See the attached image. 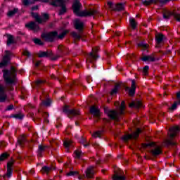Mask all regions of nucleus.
I'll return each mask as SVG.
<instances>
[{
  "label": "nucleus",
  "mask_w": 180,
  "mask_h": 180,
  "mask_svg": "<svg viewBox=\"0 0 180 180\" xmlns=\"http://www.w3.org/2000/svg\"><path fill=\"white\" fill-rule=\"evenodd\" d=\"M34 4V1H31L30 0H22V4L25 6H28V5H33Z\"/></svg>",
  "instance_id": "obj_34"
},
{
  "label": "nucleus",
  "mask_w": 180,
  "mask_h": 180,
  "mask_svg": "<svg viewBox=\"0 0 180 180\" xmlns=\"http://www.w3.org/2000/svg\"><path fill=\"white\" fill-rule=\"evenodd\" d=\"M12 117H14L15 119L22 120L24 117V115L22 113H18V114L12 115Z\"/></svg>",
  "instance_id": "obj_37"
},
{
  "label": "nucleus",
  "mask_w": 180,
  "mask_h": 180,
  "mask_svg": "<svg viewBox=\"0 0 180 180\" xmlns=\"http://www.w3.org/2000/svg\"><path fill=\"white\" fill-rule=\"evenodd\" d=\"M178 105H179V103L178 101L174 102V103L172 105L170 109L172 110H174V109L176 108V106H178Z\"/></svg>",
  "instance_id": "obj_51"
},
{
  "label": "nucleus",
  "mask_w": 180,
  "mask_h": 180,
  "mask_svg": "<svg viewBox=\"0 0 180 180\" xmlns=\"http://www.w3.org/2000/svg\"><path fill=\"white\" fill-rule=\"evenodd\" d=\"M175 20H178L179 22H180V14H176L174 15Z\"/></svg>",
  "instance_id": "obj_56"
},
{
  "label": "nucleus",
  "mask_w": 180,
  "mask_h": 180,
  "mask_svg": "<svg viewBox=\"0 0 180 180\" xmlns=\"http://www.w3.org/2000/svg\"><path fill=\"white\" fill-rule=\"evenodd\" d=\"M49 114L48 112H44L43 113V117L44 118V122H46V123H49V120H47V117H49Z\"/></svg>",
  "instance_id": "obj_47"
},
{
  "label": "nucleus",
  "mask_w": 180,
  "mask_h": 180,
  "mask_svg": "<svg viewBox=\"0 0 180 180\" xmlns=\"http://www.w3.org/2000/svg\"><path fill=\"white\" fill-rule=\"evenodd\" d=\"M82 8V4L79 2V0H75L72 9L74 13L77 15V16H80L82 18H86L88 16H96L99 15V12L96 10L90 9V10H84L82 11H79V9Z\"/></svg>",
  "instance_id": "obj_2"
},
{
  "label": "nucleus",
  "mask_w": 180,
  "mask_h": 180,
  "mask_svg": "<svg viewBox=\"0 0 180 180\" xmlns=\"http://www.w3.org/2000/svg\"><path fill=\"white\" fill-rule=\"evenodd\" d=\"M143 4L145 5V6H149V5H151V0H145L143 1Z\"/></svg>",
  "instance_id": "obj_52"
},
{
  "label": "nucleus",
  "mask_w": 180,
  "mask_h": 180,
  "mask_svg": "<svg viewBox=\"0 0 180 180\" xmlns=\"http://www.w3.org/2000/svg\"><path fill=\"white\" fill-rule=\"evenodd\" d=\"M42 103L45 105V106H50V103H51V101H50V99H47L46 101H44L42 102Z\"/></svg>",
  "instance_id": "obj_49"
},
{
  "label": "nucleus",
  "mask_w": 180,
  "mask_h": 180,
  "mask_svg": "<svg viewBox=\"0 0 180 180\" xmlns=\"http://www.w3.org/2000/svg\"><path fill=\"white\" fill-rule=\"evenodd\" d=\"M50 18V16L49 15V14L47 13H43L42 14V23L43 22H47V20H49V19Z\"/></svg>",
  "instance_id": "obj_36"
},
{
  "label": "nucleus",
  "mask_w": 180,
  "mask_h": 180,
  "mask_svg": "<svg viewBox=\"0 0 180 180\" xmlns=\"http://www.w3.org/2000/svg\"><path fill=\"white\" fill-rule=\"evenodd\" d=\"M32 11H37V9H39V6H34L33 7H32Z\"/></svg>",
  "instance_id": "obj_60"
},
{
  "label": "nucleus",
  "mask_w": 180,
  "mask_h": 180,
  "mask_svg": "<svg viewBox=\"0 0 180 180\" xmlns=\"http://www.w3.org/2000/svg\"><path fill=\"white\" fill-rule=\"evenodd\" d=\"M148 45L144 44H139V47H141V49H147Z\"/></svg>",
  "instance_id": "obj_55"
},
{
  "label": "nucleus",
  "mask_w": 180,
  "mask_h": 180,
  "mask_svg": "<svg viewBox=\"0 0 180 180\" xmlns=\"http://www.w3.org/2000/svg\"><path fill=\"white\" fill-rule=\"evenodd\" d=\"M15 41L13 40V36L8 34V39H7V46H11V44H13Z\"/></svg>",
  "instance_id": "obj_31"
},
{
  "label": "nucleus",
  "mask_w": 180,
  "mask_h": 180,
  "mask_svg": "<svg viewBox=\"0 0 180 180\" xmlns=\"http://www.w3.org/2000/svg\"><path fill=\"white\" fill-rule=\"evenodd\" d=\"M90 112L91 115H94L96 117H99L100 114H99V109L96 108L95 105L91 106L90 108Z\"/></svg>",
  "instance_id": "obj_18"
},
{
  "label": "nucleus",
  "mask_w": 180,
  "mask_h": 180,
  "mask_svg": "<svg viewBox=\"0 0 180 180\" xmlns=\"http://www.w3.org/2000/svg\"><path fill=\"white\" fill-rule=\"evenodd\" d=\"M58 50L60 53H64V51H65V50H67V49L63 45H59L58 46Z\"/></svg>",
  "instance_id": "obj_42"
},
{
  "label": "nucleus",
  "mask_w": 180,
  "mask_h": 180,
  "mask_svg": "<svg viewBox=\"0 0 180 180\" xmlns=\"http://www.w3.org/2000/svg\"><path fill=\"white\" fill-rule=\"evenodd\" d=\"M84 147H88V146H89V143H84Z\"/></svg>",
  "instance_id": "obj_63"
},
{
  "label": "nucleus",
  "mask_w": 180,
  "mask_h": 180,
  "mask_svg": "<svg viewBox=\"0 0 180 180\" xmlns=\"http://www.w3.org/2000/svg\"><path fill=\"white\" fill-rule=\"evenodd\" d=\"M154 146H155V143L154 142L142 144V146L143 147V148H147V147H153Z\"/></svg>",
  "instance_id": "obj_39"
},
{
  "label": "nucleus",
  "mask_w": 180,
  "mask_h": 180,
  "mask_svg": "<svg viewBox=\"0 0 180 180\" xmlns=\"http://www.w3.org/2000/svg\"><path fill=\"white\" fill-rule=\"evenodd\" d=\"M72 36L76 40H81V34H79L77 32H72Z\"/></svg>",
  "instance_id": "obj_35"
},
{
  "label": "nucleus",
  "mask_w": 180,
  "mask_h": 180,
  "mask_svg": "<svg viewBox=\"0 0 180 180\" xmlns=\"http://www.w3.org/2000/svg\"><path fill=\"white\" fill-rule=\"evenodd\" d=\"M126 109V105L124 101H122L121 105L120 106V111L117 112L116 110H110L108 111V116L110 117L112 120H115L116 122H119V118L120 115H124V110Z\"/></svg>",
  "instance_id": "obj_4"
},
{
  "label": "nucleus",
  "mask_w": 180,
  "mask_h": 180,
  "mask_svg": "<svg viewBox=\"0 0 180 180\" xmlns=\"http://www.w3.org/2000/svg\"><path fill=\"white\" fill-rule=\"evenodd\" d=\"M33 41L34 43H35V44H39V46H43V41H41L40 39H34Z\"/></svg>",
  "instance_id": "obj_40"
},
{
  "label": "nucleus",
  "mask_w": 180,
  "mask_h": 180,
  "mask_svg": "<svg viewBox=\"0 0 180 180\" xmlns=\"http://www.w3.org/2000/svg\"><path fill=\"white\" fill-rule=\"evenodd\" d=\"M94 147H99V144L98 143L94 144Z\"/></svg>",
  "instance_id": "obj_64"
},
{
  "label": "nucleus",
  "mask_w": 180,
  "mask_h": 180,
  "mask_svg": "<svg viewBox=\"0 0 180 180\" xmlns=\"http://www.w3.org/2000/svg\"><path fill=\"white\" fill-rule=\"evenodd\" d=\"M101 135H102V131H98L96 133H94L92 136L93 137L96 138V137H101Z\"/></svg>",
  "instance_id": "obj_46"
},
{
  "label": "nucleus",
  "mask_w": 180,
  "mask_h": 180,
  "mask_svg": "<svg viewBox=\"0 0 180 180\" xmlns=\"http://www.w3.org/2000/svg\"><path fill=\"white\" fill-rule=\"evenodd\" d=\"M134 57V55H129L128 58H133Z\"/></svg>",
  "instance_id": "obj_62"
},
{
  "label": "nucleus",
  "mask_w": 180,
  "mask_h": 180,
  "mask_svg": "<svg viewBox=\"0 0 180 180\" xmlns=\"http://www.w3.org/2000/svg\"><path fill=\"white\" fill-rule=\"evenodd\" d=\"M82 154V152L81 150H75V158H77V160H79V158H81V155Z\"/></svg>",
  "instance_id": "obj_38"
},
{
  "label": "nucleus",
  "mask_w": 180,
  "mask_h": 180,
  "mask_svg": "<svg viewBox=\"0 0 180 180\" xmlns=\"http://www.w3.org/2000/svg\"><path fill=\"white\" fill-rule=\"evenodd\" d=\"M68 32L64 31L60 34L58 35V33L56 31L51 32L49 33H44L41 34V38L45 40V41H54V39L58 37V39H64L65 34Z\"/></svg>",
  "instance_id": "obj_3"
},
{
  "label": "nucleus",
  "mask_w": 180,
  "mask_h": 180,
  "mask_svg": "<svg viewBox=\"0 0 180 180\" xmlns=\"http://www.w3.org/2000/svg\"><path fill=\"white\" fill-rule=\"evenodd\" d=\"M13 164H15V160H11L8 162L7 173L4 176V178H5V176H7V178H11V176H12V173L13 172V170L12 169V166L13 165Z\"/></svg>",
  "instance_id": "obj_11"
},
{
  "label": "nucleus",
  "mask_w": 180,
  "mask_h": 180,
  "mask_svg": "<svg viewBox=\"0 0 180 180\" xmlns=\"http://www.w3.org/2000/svg\"><path fill=\"white\" fill-rule=\"evenodd\" d=\"M136 81L132 80L131 88L129 86H125V91L127 92L128 91L129 96H134V94H136Z\"/></svg>",
  "instance_id": "obj_10"
},
{
  "label": "nucleus",
  "mask_w": 180,
  "mask_h": 180,
  "mask_svg": "<svg viewBox=\"0 0 180 180\" xmlns=\"http://www.w3.org/2000/svg\"><path fill=\"white\" fill-rule=\"evenodd\" d=\"M18 8H14L13 10L8 11V16H9L10 18H12V16H15V15L18 13Z\"/></svg>",
  "instance_id": "obj_32"
},
{
  "label": "nucleus",
  "mask_w": 180,
  "mask_h": 180,
  "mask_svg": "<svg viewBox=\"0 0 180 180\" xmlns=\"http://www.w3.org/2000/svg\"><path fill=\"white\" fill-rule=\"evenodd\" d=\"M113 180H124L126 179V177L124 176H122V172H120L119 173H116L112 176Z\"/></svg>",
  "instance_id": "obj_23"
},
{
  "label": "nucleus",
  "mask_w": 180,
  "mask_h": 180,
  "mask_svg": "<svg viewBox=\"0 0 180 180\" xmlns=\"http://www.w3.org/2000/svg\"><path fill=\"white\" fill-rule=\"evenodd\" d=\"M70 106L68 105H65L64 108H63V112L65 113H68V117H71V116H79V115H81V112H79V110H75V109H72V110H70Z\"/></svg>",
  "instance_id": "obj_8"
},
{
  "label": "nucleus",
  "mask_w": 180,
  "mask_h": 180,
  "mask_svg": "<svg viewBox=\"0 0 180 180\" xmlns=\"http://www.w3.org/2000/svg\"><path fill=\"white\" fill-rule=\"evenodd\" d=\"M3 77L4 78V81L6 84V87L0 84V102H5L6 99H8V96L6 93H5L6 89L8 91H13V86L12 84H15V81L16 80V69L15 67H11V71L9 70H4L3 71Z\"/></svg>",
  "instance_id": "obj_1"
},
{
  "label": "nucleus",
  "mask_w": 180,
  "mask_h": 180,
  "mask_svg": "<svg viewBox=\"0 0 180 180\" xmlns=\"http://www.w3.org/2000/svg\"><path fill=\"white\" fill-rule=\"evenodd\" d=\"M75 175H78V172L77 171H71L69 173L67 174V176H74Z\"/></svg>",
  "instance_id": "obj_44"
},
{
  "label": "nucleus",
  "mask_w": 180,
  "mask_h": 180,
  "mask_svg": "<svg viewBox=\"0 0 180 180\" xmlns=\"http://www.w3.org/2000/svg\"><path fill=\"white\" fill-rule=\"evenodd\" d=\"M166 143L168 146H175V142L172 141V139H168L166 141Z\"/></svg>",
  "instance_id": "obj_48"
},
{
  "label": "nucleus",
  "mask_w": 180,
  "mask_h": 180,
  "mask_svg": "<svg viewBox=\"0 0 180 180\" xmlns=\"http://www.w3.org/2000/svg\"><path fill=\"white\" fill-rule=\"evenodd\" d=\"M25 27H27V29H30V30H34V32H37V30L40 29L39 25H37V24H36V22H31L28 24H26Z\"/></svg>",
  "instance_id": "obj_14"
},
{
  "label": "nucleus",
  "mask_w": 180,
  "mask_h": 180,
  "mask_svg": "<svg viewBox=\"0 0 180 180\" xmlns=\"http://www.w3.org/2000/svg\"><path fill=\"white\" fill-rule=\"evenodd\" d=\"M6 55L4 56L2 61L0 63V68H4L8 65V63L11 60V57L12 56V52L9 51H5Z\"/></svg>",
  "instance_id": "obj_7"
},
{
  "label": "nucleus",
  "mask_w": 180,
  "mask_h": 180,
  "mask_svg": "<svg viewBox=\"0 0 180 180\" xmlns=\"http://www.w3.org/2000/svg\"><path fill=\"white\" fill-rule=\"evenodd\" d=\"M20 146H23L26 143V136L25 135H21L18 141Z\"/></svg>",
  "instance_id": "obj_26"
},
{
  "label": "nucleus",
  "mask_w": 180,
  "mask_h": 180,
  "mask_svg": "<svg viewBox=\"0 0 180 180\" xmlns=\"http://www.w3.org/2000/svg\"><path fill=\"white\" fill-rule=\"evenodd\" d=\"M129 25L134 30H136V27H137V22H136V20L134 18H131L129 20Z\"/></svg>",
  "instance_id": "obj_27"
},
{
  "label": "nucleus",
  "mask_w": 180,
  "mask_h": 180,
  "mask_svg": "<svg viewBox=\"0 0 180 180\" xmlns=\"http://www.w3.org/2000/svg\"><path fill=\"white\" fill-rule=\"evenodd\" d=\"M52 52L51 51H39L38 53V57L43 58V57H51Z\"/></svg>",
  "instance_id": "obj_21"
},
{
  "label": "nucleus",
  "mask_w": 180,
  "mask_h": 180,
  "mask_svg": "<svg viewBox=\"0 0 180 180\" xmlns=\"http://www.w3.org/2000/svg\"><path fill=\"white\" fill-rule=\"evenodd\" d=\"M119 89H120V84H116L114 89L111 91V95H116Z\"/></svg>",
  "instance_id": "obj_30"
},
{
  "label": "nucleus",
  "mask_w": 180,
  "mask_h": 180,
  "mask_svg": "<svg viewBox=\"0 0 180 180\" xmlns=\"http://www.w3.org/2000/svg\"><path fill=\"white\" fill-rule=\"evenodd\" d=\"M22 54L24 56H25L26 57H30V52H29V51H27V50H24L22 51Z\"/></svg>",
  "instance_id": "obj_53"
},
{
  "label": "nucleus",
  "mask_w": 180,
  "mask_h": 180,
  "mask_svg": "<svg viewBox=\"0 0 180 180\" xmlns=\"http://www.w3.org/2000/svg\"><path fill=\"white\" fill-rule=\"evenodd\" d=\"M165 36L162 34H158L155 35V40L158 44H161L164 41Z\"/></svg>",
  "instance_id": "obj_22"
},
{
  "label": "nucleus",
  "mask_w": 180,
  "mask_h": 180,
  "mask_svg": "<svg viewBox=\"0 0 180 180\" xmlns=\"http://www.w3.org/2000/svg\"><path fill=\"white\" fill-rule=\"evenodd\" d=\"M107 5L112 9V11H115V6L113 5V3L112 1H109L107 3Z\"/></svg>",
  "instance_id": "obj_50"
},
{
  "label": "nucleus",
  "mask_w": 180,
  "mask_h": 180,
  "mask_svg": "<svg viewBox=\"0 0 180 180\" xmlns=\"http://www.w3.org/2000/svg\"><path fill=\"white\" fill-rule=\"evenodd\" d=\"M51 171V167H49L47 166H44L42 167L41 172H43L44 174H49Z\"/></svg>",
  "instance_id": "obj_33"
},
{
  "label": "nucleus",
  "mask_w": 180,
  "mask_h": 180,
  "mask_svg": "<svg viewBox=\"0 0 180 180\" xmlns=\"http://www.w3.org/2000/svg\"><path fill=\"white\" fill-rule=\"evenodd\" d=\"M179 131H180V129L179 126L173 127L169 129V136L171 139H174L178 134Z\"/></svg>",
  "instance_id": "obj_12"
},
{
  "label": "nucleus",
  "mask_w": 180,
  "mask_h": 180,
  "mask_svg": "<svg viewBox=\"0 0 180 180\" xmlns=\"http://www.w3.org/2000/svg\"><path fill=\"white\" fill-rule=\"evenodd\" d=\"M140 133H141V129H140V128H138L136 129V131L134 132L133 134H128V135H124L122 137V140L124 141H129V140H131V139H137V137H139V136L140 135Z\"/></svg>",
  "instance_id": "obj_9"
},
{
  "label": "nucleus",
  "mask_w": 180,
  "mask_h": 180,
  "mask_svg": "<svg viewBox=\"0 0 180 180\" xmlns=\"http://www.w3.org/2000/svg\"><path fill=\"white\" fill-rule=\"evenodd\" d=\"M41 63V62L40 60L37 61V63H35V66L39 67V65H40Z\"/></svg>",
  "instance_id": "obj_61"
},
{
  "label": "nucleus",
  "mask_w": 180,
  "mask_h": 180,
  "mask_svg": "<svg viewBox=\"0 0 180 180\" xmlns=\"http://www.w3.org/2000/svg\"><path fill=\"white\" fill-rule=\"evenodd\" d=\"M161 153H162V150H161V147H160V146H155L150 150V154L153 157H157V155H160V154H161Z\"/></svg>",
  "instance_id": "obj_15"
},
{
  "label": "nucleus",
  "mask_w": 180,
  "mask_h": 180,
  "mask_svg": "<svg viewBox=\"0 0 180 180\" xmlns=\"http://www.w3.org/2000/svg\"><path fill=\"white\" fill-rule=\"evenodd\" d=\"M71 143H72L71 141H65L64 143H63L64 146L66 148H68V147H70V146H71Z\"/></svg>",
  "instance_id": "obj_45"
},
{
  "label": "nucleus",
  "mask_w": 180,
  "mask_h": 180,
  "mask_svg": "<svg viewBox=\"0 0 180 180\" xmlns=\"http://www.w3.org/2000/svg\"><path fill=\"white\" fill-rule=\"evenodd\" d=\"M49 57L51 58V60H52L53 61H56V60H58V58H60L61 56L60 54L53 56V53H52V55Z\"/></svg>",
  "instance_id": "obj_41"
},
{
  "label": "nucleus",
  "mask_w": 180,
  "mask_h": 180,
  "mask_svg": "<svg viewBox=\"0 0 180 180\" xmlns=\"http://www.w3.org/2000/svg\"><path fill=\"white\" fill-rule=\"evenodd\" d=\"M12 109H13V105H8L7 107V108L6 109V110H12Z\"/></svg>",
  "instance_id": "obj_57"
},
{
  "label": "nucleus",
  "mask_w": 180,
  "mask_h": 180,
  "mask_svg": "<svg viewBox=\"0 0 180 180\" xmlns=\"http://www.w3.org/2000/svg\"><path fill=\"white\" fill-rule=\"evenodd\" d=\"M94 167H90L87 169L86 172V176L87 178H92L94 176V174H95V171L94 170Z\"/></svg>",
  "instance_id": "obj_20"
},
{
  "label": "nucleus",
  "mask_w": 180,
  "mask_h": 180,
  "mask_svg": "<svg viewBox=\"0 0 180 180\" xmlns=\"http://www.w3.org/2000/svg\"><path fill=\"white\" fill-rule=\"evenodd\" d=\"M36 1L47 3L49 2V0H34V2H36Z\"/></svg>",
  "instance_id": "obj_59"
},
{
  "label": "nucleus",
  "mask_w": 180,
  "mask_h": 180,
  "mask_svg": "<svg viewBox=\"0 0 180 180\" xmlns=\"http://www.w3.org/2000/svg\"><path fill=\"white\" fill-rule=\"evenodd\" d=\"M36 84H37V85H40V84H44V81H43V80H37Z\"/></svg>",
  "instance_id": "obj_58"
},
{
  "label": "nucleus",
  "mask_w": 180,
  "mask_h": 180,
  "mask_svg": "<svg viewBox=\"0 0 180 180\" xmlns=\"http://www.w3.org/2000/svg\"><path fill=\"white\" fill-rule=\"evenodd\" d=\"M172 15V12L169 10H164L163 11V18L164 19H168Z\"/></svg>",
  "instance_id": "obj_29"
},
{
  "label": "nucleus",
  "mask_w": 180,
  "mask_h": 180,
  "mask_svg": "<svg viewBox=\"0 0 180 180\" xmlns=\"http://www.w3.org/2000/svg\"><path fill=\"white\" fill-rule=\"evenodd\" d=\"M141 60L144 62L147 61H155V58H154V55H150V56H143V57L141 58Z\"/></svg>",
  "instance_id": "obj_19"
},
{
  "label": "nucleus",
  "mask_w": 180,
  "mask_h": 180,
  "mask_svg": "<svg viewBox=\"0 0 180 180\" xmlns=\"http://www.w3.org/2000/svg\"><path fill=\"white\" fill-rule=\"evenodd\" d=\"M9 157V154L8 153H3L0 156V161H4V160H6Z\"/></svg>",
  "instance_id": "obj_43"
},
{
  "label": "nucleus",
  "mask_w": 180,
  "mask_h": 180,
  "mask_svg": "<svg viewBox=\"0 0 180 180\" xmlns=\"http://www.w3.org/2000/svg\"><path fill=\"white\" fill-rule=\"evenodd\" d=\"M141 101L132 102L129 104V108H141Z\"/></svg>",
  "instance_id": "obj_28"
},
{
  "label": "nucleus",
  "mask_w": 180,
  "mask_h": 180,
  "mask_svg": "<svg viewBox=\"0 0 180 180\" xmlns=\"http://www.w3.org/2000/svg\"><path fill=\"white\" fill-rule=\"evenodd\" d=\"M148 66L146 65L143 68V74L144 75H147V72H148Z\"/></svg>",
  "instance_id": "obj_54"
},
{
  "label": "nucleus",
  "mask_w": 180,
  "mask_h": 180,
  "mask_svg": "<svg viewBox=\"0 0 180 180\" xmlns=\"http://www.w3.org/2000/svg\"><path fill=\"white\" fill-rule=\"evenodd\" d=\"M52 6H60L61 9L59 12V15H64L67 12V8L65 7V1L64 0H52L50 3Z\"/></svg>",
  "instance_id": "obj_5"
},
{
  "label": "nucleus",
  "mask_w": 180,
  "mask_h": 180,
  "mask_svg": "<svg viewBox=\"0 0 180 180\" xmlns=\"http://www.w3.org/2000/svg\"><path fill=\"white\" fill-rule=\"evenodd\" d=\"M98 51H99L98 47L92 49V51L89 53L87 57V61L89 63H94V61H96V60H98L99 58V56H98Z\"/></svg>",
  "instance_id": "obj_6"
},
{
  "label": "nucleus",
  "mask_w": 180,
  "mask_h": 180,
  "mask_svg": "<svg viewBox=\"0 0 180 180\" xmlns=\"http://www.w3.org/2000/svg\"><path fill=\"white\" fill-rule=\"evenodd\" d=\"M124 9V4L123 3H118L115 5L114 11H123Z\"/></svg>",
  "instance_id": "obj_24"
},
{
  "label": "nucleus",
  "mask_w": 180,
  "mask_h": 180,
  "mask_svg": "<svg viewBox=\"0 0 180 180\" xmlns=\"http://www.w3.org/2000/svg\"><path fill=\"white\" fill-rule=\"evenodd\" d=\"M75 27L77 30H79V33H82V30H84V22L79 20H75Z\"/></svg>",
  "instance_id": "obj_13"
},
{
  "label": "nucleus",
  "mask_w": 180,
  "mask_h": 180,
  "mask_svg": "<svg viewBox=\"0 0 180 180\" xmlns=\"http://www.w3.org/2000/svg\"><path fill=\"white\" fill-rule=\"evenodd\" d=\"M47 148H49L47 146L39 145L37 150L38 157H40V158L43 157V153H44L46 150H47Z\"/></svg>",
  "instance_id": "obj_16"
},
{
  "label": "nucleus",
  "mask_w": 180,
  "mask_h": 180,
  "mask_svg": "<svg viewBox=\"0 0 180 180\" xmlns=\"http://www.w3.org/2000/svg\"><path fill=\"white\" fill-rule=\"evenodd\" d=\"M31 15L33 18H34L35 20L38 22V23H43V19L40 18L37 13H31Z\"/></svg>",
  "instance_id": "obj_25"
},
{
  "label": "nucleus",
  "mask_w": 180,
  "mask_h": 180,
  "mask_svg": "<svg viewBox=\"0 0 180 180\" xmlns=\"http://www.w3.org/2000/svg\"><path fill=\"white\" fill-rule=\"evenodd\" d=\"M170 1L172 0H150V4L153 5L154 4L155 5H165V4H168Z\"/></svg>",
  "instance_id": "obj_17"
}]
</instances>
